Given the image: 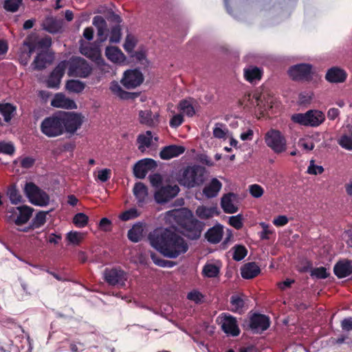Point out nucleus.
Here are the masks:
<instances>
[{
  "instance_id": "obj_25",
  "label": "nucleus",
  "mask_w": 352,
  "mask_h": 352,
  "mask_svg": "<svg viewBox=\"0 0 352 352\" xmlns=\"http://www.w3.org/2000/svg\"><path fill=\"white\" fill-rule=\"evenodd\" d=\"M246 300L248 298L243 294L232 295L230 300L231 307L229 310L234 313H243Z\"/></svg>"
},
{
  "instance_id": "obj_3",
  "label": "nucleus",
  "mask_w": 352,
  "mask_h": 352,
  "mask_svg": "<svg viewBox=\"0 0 352 352\" xmlns=\"http://www.w3.org/2000/svg\"><path fill=\"white\" fill-rule=\"evenodd\" d=\"M60 111L45 118L41 123V131L48 138H55L65 133Z\"/></svg>"
},
{
  "instance_id": "obj_38",
  "label": "nucleus",
  "mask_w": 352,
  "mask_h": 352,
  "mask_svg": "<svg viewBox=\"0 0 352 352\" xmlns=\"http://www.w3.org/2000/svg\"><path fill=\"white\" fill-rule=\"evenodd\" d=\"M48 212L39 211L32 219L30 226L27 229H25L24 231L28 232L29 230H34L41 228L45 223L46 216Z\"/></svg>"
},
{
  "instance_id": "obj_42",
  "label": "nucleus",
  "mask_w": 352,
  "mask_h": 352,
  "mask_svg": "<svg viewBox=\"0 0 352 352\" xmlns=\"http://www.w3.org/2000/svg\"><path fill=\"white\" fill-rule=\"evenodd\" d=\"M310 113H311L309 112V111H307L305 113H294L292 116L291 120L293 122L298 124L300 125L309 126L310 120L309 118H310L311 116Z\"/></svg>"
},
{
  "instance_id": "obj_35",
  "label": "nucleus",
  "mask_w": 352,
  "mask_h": 352,
  "mask_svg": "<svg viewBox=\"0 0 352 352\" xmlns=\"http://www.w3.org/2000/svg\"><path fill=\"white\" fill-rule=\"evenodd\" d=\"M221 187V183L217 179L213 178L210 184L204 188L203 193L208 198L215 197Z\"/></svg>"
},
{
  "instance_id": "obj_33",
  "label": "nucleus",
  "mask_w": 352,
  "mask_h": 352,
  "mask_svg": "<svg viewBox=\"0 0 352 352\" xmlns=\"http://www.w3.org/2000/svg\"><path fill=\"white\" fill-rule=\"evenodd\" d=\"M244 78L250 83L260 80L263 76V70L256 66H250L243 69Z\"/></svg>"
},
{
  "instance_id": "obj_31",
  "label": "nucleus",
  "mask_w": 352,
  "mask_h": 352,
  "mask_svg": "<svg viewBox=\"0 0 352 352\" xmlns=\"http://www.w3.org/2000/svg\"><path fill=\"white\" fill-rule=\"evenodd\" d=\"M236 197V195L233 192H229L222 197L221 206L226 213L233 214L238 211V207L233 204V199Z\"/></svg>"
},
{
  "instance_id": "obj_10",
  "label": "nucleus",
  "mask_w": 352,
  "mask_h": 352,
  "mask_svg": "<svg viewBox=\"0 0 352 352\" xmlns=\"http://www.w3.org/2000/svg\"><path fill=\"white\" fill-rule=\"evenodd\" d=\"M23 46L27 48V56L30 58L38 49H48L52 45V38L46 36L38 39L34 34L28 35L23 41Z\"/></svg>"
},
{
  "instance_id": "obj_7",
  "label": "nucleus",
  "mask_w": 352,
  "mask_h": 352,
  "mask_svg": "<svg viewBox=\"0 0 352 352\" xmlns=\"http://www.w3.org/2000/svg\"><path fill=\"white\" fill-rule=\"evenodd\" d=\"M65 133L74 135L79 129L84 117L81 113L71 111H60Z\"/></svg>"
},
{
  "instance_id": "obj_6",
  "label": "nucleus",
  "mask_w": 352,
  "mask_h": 352,
  "mask_svg": "<svg viewBox=\"0 0 352 352\" xmlns=\"http://www.w3.org/2000/svg\"><path fill=\"white\" fill-rule=\"evenodd\" d=\"M266 145L275 153L280 154L287 150V140L285 135L278 130L271 129L264 136Z\"/></svg>"
},
{
  "instance_id": "obj_11",
  "label": "nucleus",
  "mask_w": 352,
  "mask_h": 352,
  "mask_svg": "<svg viewBox=\"0 0 352 352\" xmlns=\"http://www.w3.org/2000/svg\"><path fill=\"white\" fill-rule=\"evenodd\" d=\"M312 65L300 63L289 67L288 74L294 81H309L311 79Z\"/></svg>"
},
{
  "instance_id": "obj_15",
  "label": "nucleus",
  "mask_w": 352,
  "mask_h": 352,
  "mask_svg": "<svg viewBox=\"0 0 352 352\" xmlns=\"http://www.w3.org/2000/svg\"><path fill=\"white\" fill-rule=\"evenodd\" d=\"M270 325L268 316L261 314H254L250 318V329L253 333H262L267 330Z\"/></svg>"
},
{
  "instance_id": "obj_21",
  "label": "nucleus",
  "mask_w": 352,
  "mask_h": 352,
  "mask_svg": "<svg viewBox=\"0 0 352 352\" xmlns=\"http://www.w3.org/2000/svg\"><path fill=\"white\" fill-rule=\"evenodd\" d=\"M182 228L185 230L186 236L190 239H197L201 236V225L197 219L190 218Z\"/></svg>"
},
{
  "instance_id": "obj_17",
  "label": "nucleus",
  "mask_w": 352,
  "mask_h": 352,
  "mask_svg": "<svg viewBox=\"0 0 352 352\" xmlns=\"http://www.w3.org/2000/svg\"><path fill=\"white\" fill-rule=\"evenodd\" d=\"M157 166L156 162L151 158H144L136 162L133 166L134 176L138 179H144L148 172L155 169Z\"/></svg>"
},
{
  "instance_id": "obj_59",
  "label": "nucleus",
  "mask_w": 352,
  "mask_h": 352,
  "mask_svg": "<svg viewBox=\"0 0 352 352\" xmlns=\"http://www.w3.org/2000/svg\"><path fill=\"white\" fill-rule=\"evenodd\" d=\"M14 152L15 148L12 143L0 142V153L11 155Z\"/></svg>"
},
{
  "instance_id": "obj_22",
  "label": "nucleus",
  "mask_w": 352,
  "mask_h": 352,
  "mask_svg": "<svg viewBox=\"0 0 352 352\" xmlns=\"http://www.w3.org/2000/svg\"><path fill=\"white\" fill-rule=\"evenodd\" d=\"M347 78V73L338 67H332L329 69L325 75V79L331 83L344 82Z\"/></svg>"
},
{
  "instance_id": "obj_13",
  "label": "nucleus",
  "mask_w": 352,
  "mask_h": 352,
  "mask_svg": "<svg viewBox=\"0 0 352 352\" xmlns=\"http://www.w3.org/2000/svg\"><path fill=\"white\" fill-rule=\"evenodd\" d=\"M143 81L144 76L138 69L126 70L124 72L121 79V83L128 89H134L140 86Z\"/></svg>"
},
{
  "instance_id": "obj_54",
  "label": "nucleus",
  "mask_w": 352,
  "mask_h": 352,
  "mask_svg": "<svg viewBox=\"0 0 352 352\" xmlns=\"http://www.w3.org/2000/svg\"><path fill=\"white\" fill-rule=\"evenodd\" d=\"M339 145L348 151H352V131L351 135H342L338 141Z\"/></svg>"
},
{
  "instance_id": "obj_48",
  "label": "nucleus",
  "mask_w": 352,
  "mask_h": 352,
  "mask_svg": "<svg viewBox=\"0 0 352 352\" xmlns=\"http://www.w3.org/2000/svg\"><path fill=\"white\" fill-rule=\"evenodd\" d=\"M151 258L153 262L160 267H173L175 265V263L174 261L161 258L157 254L154 252L151 253Z\"/></svg>"
},
{
  "instance_id": "obj_26",
  "label": "nucleus",
  "mask_w": 352,
  "mask_h": 352,
  "mask_svg": "<svg viewBox=\"0 0 352 352\" xmlns=\"http://www.w3.org/2000/svg\"><path fill=\"white\" fill-rule=\"evenodd\" d=\"M110 90L114 95L122 100H134L140 95V94L137 92L124 91L116 81L111 82Z\"/></svg>"
},
{
  "instance_id": "obj_12",
  "label": "nucleus",
  "mask_w": 352,
  "mask_h": 352,
  "mask_svg": "<svg viewBox=\"0 0 352 352\" xmlns=\"http://www.w3.org/2000/svg\"><path fill=\"white\" fill-rule=\"evenodd\" d=\"M180 189L176 184L161 186L154 194V199L157 204H165L175 197Z\"/></svg>"
},
{
  "instance_id": "obj_53",
  "label": "nucleus",
  "mask_w": 352,
  "mask_h": 352,
  "mask_svg": "<svg viewBox=\"0 0 352 352\" xmlns=\"http://www.w3.org/2000/svg\"><path fill=\"white\" fill-rule=\"evenodd\" d=\"M330 274L327 272L326 267H319L313 268L311 270L310 276L317 279H324L329 276Z\"/></svg>"
},
{
  "instance_id": "obj_39",
  "label": "nucleus",
  "mask_w": 352,
  "mask_h": 352,
  "mask_svg": "<svg viewBox=\"0 0 352 352\" xmlns=\"http://www.w3.org/2000/svg\"><path fill=\"white\" fill-rule=\"evenodd\" d=\"M16 111V107L10 103L0 104V113L6 122H9Z\"/></svg>"
},
{
  "instance_id": "obj_1",
  "label": "nucleus",
  "mask_w": 352,
  "mask_h": 352,
  "mask_svg": "<svg viewBox=\"0 0 352 352\" xmlns=\"http://www.w3.org/2000/svg\"><path fill=\"white\" fill-rule=\"evenodd\" d=\"M153 248L165 257L176 258L188 250L186 240L170 228H157L148 234Z\"/></svg>"
},
{
  "instance_id": "obj_45",
  "label": "nucleus",
  "mask_w": 352,
  "mask_h": 352,
  "mask_svg": "<svg viewBox=\"0 0 352 352\" xmlns=\"http://www.w3.org/2000/svg\"><path fill=\"white\" fill-rule=\"evenodd\" d=\"M23 3V0H3L2 6L5 10L9 12H16Z\"/></svg>"
},
{
  "instance_id": "obj_16",
  "label": "nucleus",
  "mask_w": 352,
  "mask_h": 352,
  "mask_svg": "<svg viewBox=\"0 0 352 352\" xmlns=\"http://www.w3.org/2000/svg\"><path fill=\"white\" fill-rule=\"evenodd\" d=\"M80 53L95 62L99 66H105L104 59L102 58L100 47L95 44L89 43L86 45H81Z\"/></svg>"
},
{
  "instance_id": "obj_36",
  "label": "nucleus",
  "mask_w": 352,
  "mask_h": 352,
  "mask_svg": "<svg viewBox=\"0 0 352 352\" xmlns=\"http://www.w3.org/2000/svg\"><path fill=\"white\" fill-rule=\"evenodd\" d=\"M197 215L201 219H208L214 215L219 214V212L217 207L199 206L196 210Z\"/></svg>"
},
{
  "instance_id": "obj_61",
  "label": "nucleus",
  "mask_w": 352,
  "mask_h": 352,
  "mask_svg": "<svg viewBox=\"0 0 352 352\" xmlns=\"http://www.w3.org/2000/svg\"><path fill=\"white\" fill-rule=\"evenodd\" d=\"M250 193L253 197L259 198L263 193V188L258 184H252L250 186Z\"/></svg>"
},
{
  "instance_id": "obj_4",
  "label": "nucleus",
  "mask_w": 352,
  "mask_h": 352,
  "mask_svg": "<svg viewBox=\"0 0 352 352\" xmlns=\"http://www.w3.org/2000/svg\"><path fill=\"white\" fill-rule=\"evenodd\" d=\"M30 202L35 206H46L49 204L50 197L46 192L32 182H26L23 188Z\"/></svg>"
},
{
  "instance_id": "obj_58",
  "label": "nucleus",
  "mask_w": 352,
  "mask_h": 352,
  "mask_svg": "<svg viewBox=\"0 0 352 352\" xmlns=\"http://www.w3.org/2000/svg\"><path fill=\"white\" fill-rule=\"evenodd\" d=\"M324 168L322 166L315 164V161L311 160L309 163V166L307 168V173L309 175H317L322 174L324 172Z\"/></svg>"
},
{
  "instance_id": "obj_18",
  "label": "nucleus",
  "mask_w": 352,
  "mask_h": 352,
  "mask_svg": "<svg viewBox=\"0 0 352 352\" xmlns=\"http://www.w3.org/2000/svg\"><path fill=\"white\" fill-rule=\"evenodd\" d=\"M222 318L221 329L228 335L238 336L240 333L236 318L228 313L221 314Z\"/></svg>"
},
{
  "instance_id": "obj_43",
  "label": "nucleus",
  "mask_w": 352,
  "mask_h": 352,
  "mask_svg": "<svg viewBox=\"0 0 352 352\" xmlns=\"http://www.w3.org/2000/svg\"><path fill=\"white\" fill-rule=\"evenodd\" d=\"M152 138L153 135L151 131H147L145 134L139 135L137 139L140 144L138 148L143 151L145 147H150L152 143Z\"/></svg>"
},
{
  "instance_id": "obj_37",
  "label": "nucleus",
  "mask_w": 352,
  "mask_h": 352,
  "mask_svg": "<svg viewBox=\"0 0 352 352\" xmlns=\"http://www.w3.org/2000/svg\"><path fill=\"white\" fill-rule=\"evenodd\" d=\"M7 195L10 203L13 205H17L23 201V197L14 184H12L8 187Z\"/></svg>"
},
{
  "instance_id": "obj_30",
  "label": "nucleus",
  "mask_w": 352,
  "mask_h": 352,
  "mask_svg": "<svg viewBox=\"0 0 352 352\" xmlns=\"http://www.w3.org/2000/svg\"><path fill=\"white\" fill-rule=\"evenodd\" d=\"M261 272L259 266L254 262L245 263L241 269V276L245 279H252Z\"/></svg>"
},
{
  "instance_id": "obj_62",
  "label": "nucleus",
  "mask_w": 352,
  "mask_h": 352,
  "mask_svg": "<svg viewBox=\"0 0 352 352\" xmlns=\"http://www.w3.org/2000/svg\"><path fill=\"white\" fill-rule=\"evenodd\" d=\"M184 117L182 114H176L170 120L169 124L171 128L176 129L184 122Z\"/></svg>"
},
{
  "instance_id": "obj_19",
  "label": "nucleus",
  "mask_w": 352,
  "mask_h": 352,
  "mask_svg": "<svg viewBox=\"0 0 352 352\" xmlns=\"http://www.w3.org/2000/svg\"><path fill=\"white\" fill-rule=\"evenodd\" d=\"M138 116L140 123L149 128H155L160 124V114L153 113L151 110H140Z\"/></svg>"
},
{
  "instance_id": "obj_34",
  "label": "nucleus",
  "mask_w": 352,
  "mask_h": 352,
  "mask_svg": "<svg viewBox=\"0 0 352 352\" xmlns=\"http://www.w3.org/2000/svg\"><path fill=\"white\" fill-rule=\"evenodd\" d=\"M133 191L138 200V206L142 207L148 197L147 187L143 183L138 182L135 184Z\"/></svg>"
},
{
  "instance_id": "obj_64",
  "label": "nucleus",
  "mask_w": 352,
  "mask_h": 352,
  "mask_svg": "<svg viewBox=\"0 0 352 352\" xmlns=\"http://www.w3.org/2000/svg\"><path fill=\"white\" fill-rule=\"evenodd\" d=\"M67 238L68 241L74 245H79L81 241V237L77 232H70L67 234Z\"/></svg>"
},
{
  "instance_id": "obj_44",
  "label": "nucleus",
  "mask_w": 352,
  "mask_h": 352,
  "mask_svg": "<svg viewBox=\"0 0 352 352\" xmlns=\"http://www.w3.org/2000/svg\"><path fill=\"white\" fill-rule=\"evenodd\" d=\"M85 87V83L78 80H68L65 85L66 89L73 93H80L84 90Z\"/></svg>"
},
{
  "instance_id": "obj_27",
  "label": "nucleus",
  "mask_w": 352,
  "mask_h": 352,
  "mask_svg": "<svg viewBox=\"0 0 352 352\" xmlns=\"http://www.w3.org/2000/svg\"><path fill=\"white\" fill-rule=\"evenodd\" d=\"M167 214L172 217L182 228L186 225L190 219V215H191L190 212L185 208L170 210L167 212Z\"/></svg>"
},
{
  "instance_id": "obj_28",
  "label": "nucleus",
  "mask_w": 352,
  "mask_h": 352,
  "mask_svg": "<svg viewBox=\"0 0 352 352\" xmlns=\"http://www.w3.org/2000/svg\"><path fill=\"white\" fill-rule=\"evenodd\" d=\"M223 226L221 224L215 225L206 232L205 238L210 243L217 244L219 243L223 237Z\"/></svg>"
},
{
  "instance_id": "obj_56",
  "label": "nucleus",
  "mask_w": 352,
  "mask_h": 352,
  "mask_svg": "<svg viewBox=\"0 0 352 352\" xmlns=\"http://www.w3.org/2000/svg\"><path fill=\"white\" fill-rule=\"evenodd\" d=\"M225 127V124L222 123H216L215 126L213 129V135L214 138L218 139H223L226 138V133L228 131L227 129H223Z\"/></svg>"
},
{
  "instance_id": "obj_14",
  "label": "nucleus",
  "mask_w": 352,
  "mask_h": 352,
  "mask_svg": "<svg viewBox=\"0 0 352 352\" xmlns=\"http://www.w3.org/2000/svg\"><path fill=\"white\" fill-rule=\"evenodd\" d=\"M67 68V60L60 61L49 75L46 80L47 87L52 89L59 88L61 78L63 77Z\"/></svg>"
},
{
  "instance_id": "obj_8",
  "label": "nucleus",
  "mask_w": 352,
  "mask_h": 352,
  "mask_svg": "<svg viewBox=\"0 0 352 352\" xmlns=\"http://www.w3.org/2000/svg\"><path fill=\"white\" fill-rule=\"evenodd\" d=\"M103 276L109 285L118 288L124 287L128 278L127 273L120 267L106 268Z\"/></svg>"
},
{
  "instance_id": "obj_51",
  "label": "nucleus",
  "mask_w": 352,
  "mask_h": 352,
  "mask_svg": "<svg viewBox=\"0 0 352 352\" xmlns=\"http://www.w3.org/2000/svg\"><path fill=\"white\" fill-rule=\"evenodd\" d=\"M232 258L236 261L243 260L248 254V250L244 245H236L234 248Z\"/></svg>"
},
{
  "instance_id": "obj_9",
  "label": "nucleus",
  "mask_w": 352,
  "mask_h": 352,
  "mask_svg": "<svg viewBox=\"0 0 352 352\" xmlns=\"http://www.w3.org/2000/svg\"><path fill=\"white\" fill-rule=\"evenodd\" d=\"M9 212L12 213L11 215L7 217V221L8 222L13 221L16 226H22L29 221L34 209L28 206L23 205L17 207H12L8 210Z\"/></svg>"
},
{
  "instance_id": "obj_23",
  "label": "nucleus",
  "mask_w": 352,
  "mask_h": 352,
  "mask_svg": "<svg viewBox=\"0 0 352 352\" xmlns=\"http://www.w3.org/2000/svg\"><path fill=\"white\" fill-rule=\"evenodd\" d=\"M51 105L54 107L63 108L66 109H75L77 105L74 100L65 97L63 94H56L51 101Z\"/></svg>"
},
{
  "instance_id": "obj_57",
  "label": "nucleus",
  "mask_w": 352,
  "mask_h": 352,
  "mask_svg": "<svg viewBox=\"0 0 352 352\" xmlns=\"http://www.w3.org/2000/svg\"><path fill=\"white\" fill-rule=\"evenodd\" d=\"M140 215V213L138 212V210L135 208H130L129 210H127L122 212L120 215V219L122 221H126L130 219H133L136 217H138Z\"/></svg>"
},
{
  "instance_id": "obj_50",
  "label": "nucleus",
  "mask_w": 352,
  "mask_h": 352,
  "mask_svg": "<svg viewBox=\"0 0 352 352\" xmlns=\"http://www.w3.org/2000/svg\"><path fill=\"white\" fill-rule=\"evenodd\" d=\"M35 162L36 160L33 157L26 156L18 157L14 161V164L19 163L21 168L28 169L34 165Z\"/></svg>"
},
{
  "instance_id": "obj_55",
  "label": "nucleus",
  "mask_w": 352,
  "mask_h": 352,
  "mask_svg": "<svg viewBox=\"0 0 352 352\" xmlns=\"http://www.w3.org/2000/svg\"><path fill=\"white\" fill-rule=\"evenodd\" d=\"M121 28L119 25L113 26L111 30V35L109 38L110 43H118L121 39Z\"/></svg>"
},
{
  "instance_id": "obj_29",
  "label": "nucleus",
  "mask_w": 352,
  "mask_h": 352,
  "mask_svg": "<svg viewBox=\"0 0 352 352\" xmlns=\"http://www.w3.org/2000/svg\"><path fill=\"white\" fill-rule=\"evenodd\" d=\"M53 55L47 52H41L35 57L32 65L36 70H42L45 69L47 64L52 61Z\"/></svg>"
},
{
  "instance_id": "obj_60",
  "label": "nucleus",
  "mask_w": 352,
  "mask_h": 352,
  "mask_svg": "<svg viewBox=\"0 0 352 352\" xmlns=\"http://www.w3.org/2000/svg\"><path fill=\"white\" fill-rule=\"evenodd\" d=\"M229 223L235 229L240 230L243 226L241 215L238 214L236 216L230 217L229 219Z\"/></svg>"
},
{
  "instance_id": "obj_2",
  "label": "nucleus",
  "mask_w": 352,
  "mask_h": 352,
  "mask_svg": "<svg viewBox=\"0 0 352 352\" xmlns=\"http://www.w3.org/2000/svg\"><path fill=\"white\" fill-rule=\"evenodd\" d=\"M206 169L199 164L183 166L177 174L179 184L188 188L199 187L206 179Z\"/></svg>"
},
{
  "instance_id": "obj_49",
  "label": "nucleus",
  "mask_w": 352,
  "mask_h": 352,
  "mask_svg": "<svg viewBox=\"0 0 352 352\" xmlns=\"http://www.w3.org/2000/svg\"><path fill=\"white\" fill-rule=\"evenodd\" d=\"M219 274V269L214 264H206L202 270L203 276L208 278H214Z\"/></svg>"
},
{
  "instance_id": "obj_47",
  "label": "nucleus",
  "mask_w": 352,
  "mask_h": 352,
  "mask_svg": "<svg viewBox=\"0 0 352 352\" xmlns=\"http://www.w3.org/2000/svg\"><path fill=\"white\" fill-rule=\"evenodd\" d=\"M178 109L188 117H192L195 114L193 106L186 100H182L179 102Z\"/></svg>"
},
{
  "instance_id": "obj_52",
  "label": "nucleus",
  "mask_w": 352,
  "mask_h": 352,
  "mask_svg": "<svg viewBox=\"0 0 352 352\" xmlns=\"http://www.w3.org/2000/svg\"><path fill=\"white\" fill-rule=\"evenodd\" d=\"M88 216L82 212L76 214L73 218V223L78 228L85 227L88 223Z\"/></svg>"
},
{
  "instance_id": "obj_5",
  "label": "nucleus",
  "mask_w": 352,
  "mask_h": 352,
  "mask_svg": "<svg viewBox=\"0 0 352 352\" xmlns=\"http://www.w3.org/2000/svg\"><path fill=\"white\" fill-rule=\"evenodd\" d=\"M67 63L69 76L87 78L92 72V67L83 58L72 57Z\"/></svg>"
},
{
  "instance_id": "obj_46",
  "label": "nucleus",
  "mask_w": 352,
  "mask_h": 352,
  "mask_svg": "<svg viewBox=\"0 0 352 352\" xmlns=\"http://www.w3.org/2000/svg\"><path fill=\"white\" fill-rule=\"evenodd\" d=\"M129 239L134 243L140 241L142 237V229L141 226L135 225L128 231Z\"/></svg>"
},
{
  "instance_id": "obj_41",
  "label": "nucleus",
  "mask_w": 352,
  "mask_h": 352,
  "mask_svg": "<svg viewBox=\"0 0 352 352\" xmlns=\"http://www.w3.org/2000/svg\"><path fill=\"white\" fill-rule=\"evenodd\" d=\"M310 112L309 126L316 127L321 124L325 120L324 114L318 110H309Z\"/></svg>"
},
{
  "instance_id": "obj_24",
  "label": "nucleus",
  "mask_w": 352,
  "mask_h": 352,
  "mask_svg": "<svg viewBox=\"0 0 352 352\" xmlns=\"http://www.w3.org/2000/svg\"><path fill=\"white\" fill-rule=\"evenodd\" d=\"M335 275L339 278H345L352 274V261L342 260L338 261L333 267Z\"/></svg>"
},
{
  "instance_id": "obj_63",
  "label": "nucleus",
  "mask_w": 352,
  "mask_h": 352,
  "mask_svg": "<svg viewBox=\"0 0 352 352\" xmlns=\"http://www.w3.org/2000/svg\"><path fill=\"white\" fill-rule=\"evenodd\" d=\"M136 43L134 38L129 35L126 38V41L124 44V49L129 53H132L134 47H135Z\"/></svg>"
},
{
  "instance_id": "obj_40",
  "label": "nucleus",
  "mask_w": 352,
  "mask_h": 352,
  "mask_svg": "<svg viewBox=\"0 0 352 352\" xmlns=\"http://www.w3.org/2000/svg\"><path fill=\"white\" fill-rule=\"evenodd\" d=\"M43 28L50 33L54 34L60 31L61 26L55 19L47 17L43 23Z\"/></svg>"
},
{
  "instance_id": "obj_20",
  "label": "nucleus",
  "mask_w": 352,
  "mask_h": 352,
  "mask_svg": "<svg viewBox=\"0 0 352 352\" xmlns=\"http://www.w3.org/2000/svg\"><path fill=\"white\" fill-rule=\"evenodd\" d=\"M185 147L183 146L171 144L166 146L160 152V157L162 160H168L176 157L185 152Z\"/></svg>"
},
{
  "instance_id": "obj_32",
  "label": "nucleus",
  "mask_w": 352,
  "mask_h": 352,
  "mask_svg": "<svg viewBox=\"0 0 352 352\" xmlns=\"http://www.w3.org/2000/svg\"><path fill=\"white\" fill-rule=\"evenodd\" d=\"M105 56L109 60L114 63H122L126 59L122 52L118 47L114 46H108L106 47Z\"/></svg>"
}]
</instances>
